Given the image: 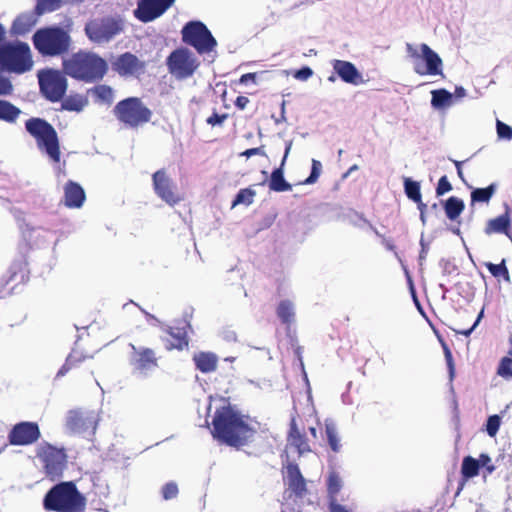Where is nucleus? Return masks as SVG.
<instances>
[{
	"mask_svg": "<svg viewBox=\"0 0 512 512\" xmlns=\"http://www.w3.org/2000/svg\"><path fill=\"white\" fill-rule=\"evenodd\" d=\"M256 196L255 190L252 188H243L238 191V193L235 196V199L232 202V207H235L239 204H244L246 206H249L253 203L254 197Z\"/></svg>",
	"mask_w": 512,
	"mask_h": 512,
	"instance_id": "4c0bfd02",
	"label": "nucleus"
},
{
	"mask_svg": "<svg viewBox=\"0 0 512 512\" xmlns=\"http://www.w3.org/2000/svg\"><path fill=\"white\" fill-rule=\"evenodd\" d=\"M420 244H421V251L419 254V259L425 260L427 253H428V246L424 243L423 239H421Z\"/></svg>",
	"mask_w": 512,
	"mask_h": 512,
	"instance_id": "052dcab7",
	"label": "nucleus"
},
{
	"mask_svg": "<svg viewBox=\"0 0 512 512\" xmlns=\"http://www.w3.org/2000/svg\"><path fill=\"white\" fill-rule=\"evenodd\" d=\"M289 150H290V145L286 148L285 155L283 157L281 166L274 169L271 173L270 180H269V188L272 191L284 192V191H290L292 189V185L290 183H288L284 178V172H283V168H282Z\"/></svg>",
	"mask_w": 512,
	"mask_h": 512,
	"instance_id": "bb28decb",
	"label": "nucleus"
},
{
	"mask_svg": "<svg viewBox=\"0 0 512 512\" xmlns=\"http://www.w3.org/2000/svg\"><path fill=\"white\" fill-rule=\"evenodd\" d=\"M21 114V110L11 102L0 99V120L14 123Z\"/></svg>",
	"mask_w": 512,
	"mask_h": 512,
	"instance_id": "2f4dec72",
	"label": "nucleus"
},
{
	"mask_svg": "<svg viewBox=\"0 0 512 512\" xmlns=\"http://www.w3.org/2000/svg\"><path fill=\"white\" fill-rule=\"evenodd\" d=\"M484 265L495 278H503L506 282L510 281V274L506 266L505 259H502L501 263L499 264L486 262Z\"/></svg>",
	"mask_w": 512,
	"mask_h": 512,
	"instance_id": "e433bc0d",
	"label": "nucleus"
},
{
	"mask_svg": "<svg viewBox=\"0 0 512 512\" xmlns=\"http://www.w3.org/2000/svg\"><path fill=\"white\" fill-rule=\"evenodd\" d=\"M73 22L68 19L63 26H46L38 29L32 36L37 52L44 57H62L69 53L72 46Z\"/></svg>",
	"mask_w": 512,
	"mask_h": 512,
	"instance_id": "f03ea898",
	"label": "nucleus"
},
{
	"mask_svg": "<svg viewBox=\"0 0 512 512\" xmlns=\"http://www.w3.org/2000/svg\"><path fill=\"white\" fill-rule=\"evenodd\" d=\"M464 209H465V204H464L463 200H461L455 196L449 197L444 203L445 214H446L447 218L450 220L457 219L461 215V213L464 211Z\"/></svg>",
	"mask_w": 512,
	"mask_h": 512,
	"instance_id": "c756f323",
	"label": "nucleus"
},
{
	"mask_svg": "<svg viewBox=\"0 0 512 512\" xmlns=\"http://www.w3.org/2000/svg\"><path fill=\"white\" fill-rule=\"evenodd\" d=\"M5 39H6V29L0 23V45L4 44Z\"/></svg>",
	"mask_w": 512,
	"mask_h": 512,
	"instance_id": "0e129e2a",
	"label": "nucleus"
},
{
	"mask_svg": "<svg viewBox=\"0 0 512 512\" xmlns=\"http://www.w3.org/2000/svg\"><path fill=\"white\" fill-rule=\"evenodd\" d=\"M227 117V114L220 115L217 112H213V114L206 119V123L211 126L222 125Z\"/></svg>",
	"mask_w": 512,
	"mask_h": 512,
	"instance_id": "3c124183",
	"label": "nucleus"
},
{
	"mask_svg": "<svg viewBox=\"0 0 512 512\" xmlns=\"http://www.w3.org/2000/svg\"><path fill=\"white\" fill-rule=\"evenodd\" d=\"M86 505V497L73 481L55 484L43 498V508L49 512H85Z\"/></svg>",
	"mask_w": 512,
	"mask_h": 512,
	"instance_id": "20e7f679",
	"label": "nucleus"
},
{
	"mask_svg": "<svg viewBox=\"0 0 512 512\" xmlns=\"http://www.w3.org/2000/svg\"><path fill=\"white\" fill-rule=\"evenodd\" d=\"M501 418L498 415L489 416L486 423V431L490 437H494L500 428Z\"/></svg>",
	"mask_w": 512,
	"mask_h": 512,
	"instance_id": "a18cd8bd",
	"label": "nucleus"
},
{
	"mask_svg": "<svg viewBox=\"0 0 512 512\" xmlns=\"http://www.w3.org/2000/svg\"><path fill=\"white\" fill-rule=\"evenodd\" d=\"M37 422L21 421L12 426L8 432V442L12 446H30L41 438Z\"/></svg>",
	"mask_w": 512,
	"mask_h": 512,
	"instance_id": "dca6fc26",
	"label": "nucleus"
},
{
	"mask_svg": "<svg viewBox=\"0 0 512 512\" xmlns=\"http://www.w3.org/2000/svg\"><path fill=\"white\" fill-rule=\"evenodd\" d=\"M444 354L449 369L450 378H453L455 373L453 356L450 349L446 345H444Z\"/></svg>",
	"mask_w": 512,
	"mask_h": 512,
	"instance_id": "603ef678",
	"label": "nucleus"
},
{
	"mask_svg": "<svg viewBox=\"0 0 512 512\" xmlns=\"http://www.w3.org/2000/svg\"><path fill=\"white\" fill-rule=\"evenodd\" d=\"M155 194L167 204L173 206L180 202L181 197L176 191L175 184L165 169H159L152 175Z\"/></svg>",
	"mask_w": 512,
	"mask_h": 512,
	"instance_id": "a211bd4d",
	"label": "nucleus"
},
{
	"mask_svg": "<svg viewBox=\"0 0 512 512\" xmlns=\"http://www.w3.org/2000/svg\"><path fill=\"white\" fill-rule=\"evenodd\" d=\"M480 463L471 456H466L462 461L461 473L464 479H470L479 474Z\"/></svg>",
	"mask_w": 512,
	"mask_h": 512,
	"instance_id": "72a5a7b5",
	"label": "nucleus"
},
{
	"mask_svg": "<svg viewBox=\"0 0 512 512\" xmlns=\"http://www.w3.org/2000/svg\"><path fill=\"white\" fill-rule=\"evenodd\" d=\"M88 357L82 355L76 351H72L66 358L65 363L57 372V377L66 375L70 370L79 367V365L85 361Z\"/></svg>",
	"mask_w": 512,
	"mask_h": 512,
	"instance_id": "473e14b6",
	"label": "nucleus"
},
{
	"mask_svg": "<svg viewBox=\"0 0 512 512\" xmlns=\"http://www.w3.org/2000/svg\"><path fill=\"white\" fill-rule=\"evenodd\" d=\"M211 434L219 443L239 449L252 441L256 430L246 416L231 406H222L214 413Z\"/></svg>",
	"mask_w": 512,
	"mask_h": 512,
	"instance_id": "f257e3e1",
	"label": "nucleus"
},
{
	"mask_svg": "<svg viewBox=\"0 0 512 512\" xmlns=\"http://www.w3.org/2000/svg\"><path fill=\"white\" fill-rule=\"evenodd\" d=\"M122 30V22L110 16L92 19L85 25L86 36L95 43L108 42Z\"/></svg>",
	"mask_w": 512,
	"mask_h": 512,
	"instance_id": "9b49d317",
	"label": "nucleus"
},
{
	"mask_svg": "<svg viewBox=\"0 0 512 512\" xmlns=\"http://www.w3.org/2000/svg\"><path fill=\"white\" fill-rule=\"evenodd\" d=\"M277 316L284 324H290L294 318L293 305L288 300L281 301L276 309Z\"/></svg>",
	"mask_w": 512,
	"mask_h": 512,
	"instance_id": "c9c22d12",
	"label": "nucleus"
},
{
	"mask_svg": "<svg viewBox=\"0 0 512 512\" xmlns=\"http://www.w3.org/2000/svg\"><path fill=\"white\" fill-rule=\"evenodd\" d=\"M451 98V93L445 89L434 90L431 103L434 107H443L449 104Z\"/></svg>",
	"mask_w": 512,
	"mask_h": 512,
	"instance_id": "79ce46f5",
	"label": "nucleus"
},
{
	"mask_svg": "<svg viewBox=\"0 0 512 512\" xmlns=\"http://www.w3.org/2000/svg\"><path fill=\"white\" fill-rule=\"evenodd\" d=\"M511 228V217L510 208L508 205L505 206V212L493 219L488 220L485 226V233L491 235L494 233L505 234L510 236Z\"/></svg>",
	"mask_w": 512,
	"mask_h": 512,
	"instance_id": "b1692460",
	"label": "nucleus"
},
{
	"mask_svg": "<svg viewBox=\"0 0 512 512\" xmlns=\"http://www.w3.org/2000/svg\"><path fill=\"white\" fill-rule=\"evenodd\" d=\"M322 170V164L320 161L313 159L312 160V167H311V173L308 178H306L304 181L301 182L303 185L307 184H313L317 182Z\"/></svg>",
	"mask_w": 512,
	"mask_h": 512,
	"instance_id": "c03bdc74",
	"label": "nucleus"
},
{
	"mask_svg": "<svg viewBox=\"0 0 512 512\" xmlns=\"http://www.w3.org/2000/svg\"><path fill=\"white\" fill-rule=\"evenodd\" d=\"M404 189L407 197L415 203H420L422 197L420 191V184L417 181H413L410 178H405Z\"/></svg>",
	"mask_w": 512,
	"mask_h": 512,
	"instance_id": "58836bf2",
	"label": "nucleus"
},
{
	"mask_svg": "<svg viewBox=\"0 0 512 512\" xmlns=\"http://www.w3.org/2000/svg\"><path fill=\"white\" fill-rule=\"evenodd\" d=\"M497 134L500 138L510 140L512 139V128L501 121H497Z\"/></svg>",
	"mask_w": 512,
	"mask_h": 512,
	"instance_id": "09e8293b",
	"label": "nucleus"
},
{
	"mask_svg": "<svg viewBox=\"0 0 512 512\" xmlns=\"http://www.w3.org/2000/svg\"><path fill=\"white\" fill-rule=\"evenodd\" d=\"M332 66L342 81L353 85L363 83V77L353 63L336 59L332 62Z\"/></svg>",
	"mask_w": 512,
	"mask_h": 512,
	"instance_id": "5701e85b",
	"label": "nucleus"
},
{
	"mask_svg": "<svg viewBox=\"0 0 512 512\" xmlns=\"http://www.w3.org/2000/svg\"><path fill=\"white\" fill-rule=\"evenodd\" d=\"M182 41L196 49L199 54L210 53L217 42L209 29L200 21H190L182 28Z\"/></svg>",
	"mask_w": 512,
	"mask_h": 512,
	"instance_id": "9d476101",
	"label": "nucleus"
},
{
	"mask_svg": "<svg viewBox=\"0 0 512 512\" xmlns=\"http://www.w3.org/2000/svg\"><path fill=\"white\" fill-rule=\"evenodd\" d=\"M248 103H249V99L246 96H238L236 98V100L234 101V105L239 110H244L246 108V106L248 105Z\"/></svg>",
	"mask_w": 512,
	"mask_h": 512,
	"instance_id": "13d9d810",
	"label": "nucleus"
},
{
	"mask_svg": "<svg viewBox=\"0 0 512 512\" xmlns=\"http://www.w3.org/2000/svg\"><path fill=\"white\" fill-rule=\"evenodd\" d=\"M287 440L299 454H304L311 451L308 440L305 434L302 433L298 428L295 418H292L290 421Z\"/></svg>",
	"mask_w": 512,
	"mask_h": 512,
	"instance_id": "a878e982",
	"label": "nucleus"
},
{
	"mask_svg": "<svg viewBox=\"0 0 512 512\" xmlns=\"http://www.w3.org/2000/svg\"><path fill=\"white\" fill-rule=\"evenodd\" d=\"M358 170V165H352L348 171L343 175V178H346L351 172Z\"/></svg>",
	"mask_w": 512,
	"mask_h": 512,
	"instance_id": "69168bd1",
	"label": "nucleus"
},
{
	"mask_svg": "<svg viewBox=\"0 0 512 512\" xmlns=\"http://www.w3.org/2000/svg\"><path fill=\"white\" fill-rule=\"evenodd\" d=\"M86 200V194L80 184L69 180L64 185L63 203L67 208H81Z\"/></svg>",
	"mask_w": 512,
	"mask_h": 512,
	"instance_id": "4be33fe9",
	"label": "nucleus"
},
{
	"mask_svg": "<svg viewBox=\"0 0 512 512\" xmlns=\"http://www.w3.org/2000/svg\"><path fill=\"white\" fill-rule=\"evenodd\" d=\"M91 92L98 103L111 105L114 101V90L108 85H96L91 89Z\"/></svg>",
	"mask_w": 512,
	"mask_h": 512,
	"instance_id": "7c9ffc66",
	"label": "nucleus"
},
{
	"mask_svg": "<svg viewBox=\"0 0 512 512\" xmlns=\"http://www.w3.org/2000/svg\"><path fill=\"white\" fill-rule=\"evenodd\" d=\"M63 71L71 78L85 83L103 79L108 71L107 61L97 53L80 50L62 63Z\"/></svg>",
	"mask_w": 512,
	"mask_h": 512,
	"instance_id": "7ed1b4c3",
	"label": "nucleus"
},
{
	"mask_svg": "<svg viewBox=\"0 0 512 512\" xmlns=\"http://www.w3.org/2000/svg\"><path fill=\"white\" fill-rule=\"evenodd\" d=\"M497 375L506 381L512 380V358L504 356L500 359L497 371Z\"/></svg>",
	"mask_w": 512,
	"mask_h": 512,
	"instance_id": "ea45409f",
	"label": "nucleus"
},
{
	"mask_svg": "<svg viewBox=\"0 0 512 512\" xmlns=\"http://www.w3.org/2000/svg\"><path fill=\"white\" fill-rule=\"evenodd\" d=\"M496 191V185L490 184L485 188H476L471 192L472 203H487L490 201Z\"/></svg>",
	"mask_w": 512,
	"mask_h": 512,
	"instance_id": "f704fd0d",
	"label": "nucleus"
},
{
	"mask_svg": "<svg viewBox=\"0 0 512 512\" xmlns=\"http://www.w3.org/2000/svg\"><path fill=\"white\" fill-rule=\"evenodd\" d=\"M61 0H37L35 11L38 15L45 12H52L60 8Z\"/></svg>",
	"mask_w": 512,
	"mask_h": 512,
	"instance_id": "37998d69",
	"label": "nucleus"
},
{
	"mask_svg": "<svg viewBox=\"0 0 512 512\" xmlns=\"http://www.w3.org/2000/svg\"><path fill=\"white\" fill-rule=\"evenodd\" d=\"M312 74L313 71L311 68L303 67L295 72L294 77L299 80H307L312 76Z\"/></svg>",
	"mask_w": 512,
	"mask_h": 512,
	"instance_id": "5fc2aeb1",
	"label": "nucleus"
},
{
	"mask_svg": "<svg viewBox=\"0 0 512 512\" xmlns=\"http://www.w3.org/2000/svg\"><path fill=\"white\" fill-rule=\"evenodd\" d=\"M451 190H452V185L449 182L447 176L446 175L442 176L439 179L437 187H436V195L437 196H442V195H444L445 193H447V192H449Z\"/></svg>",
	"mask_w": 512,
	"mask_h": 512,
	"instance_id": "de8ad7c7",
	"label": "nucleus"
},
{
	"mask_svg": "<svg viewBox=\"0 0 512 512\" xmlns=\"http://www.w3.org/2000/svg\"><path fill=\"white\" fill-rule=\"evenodd\" d=\"M13 92V85L11 81L0 74V96L11 95Z\"/></svg>",
	"mask_w": 512,
	"mask_h": 512,
	"instance_id": "8fccbe9b",
	"label": "nucleus"
},
{
	"mask_svg": "<svg viewBox=\"0 0 512 512\" xmlns=\"http://www.w3.org/2000/svg\"><path fill=\"white\" fill-rule=\"evenodd\" d=\"M39 86L42 95L55 103L63 99L67 91L66 77L57 70H47L39 74Z\"/></svg>",
	"mask_w": 512,
	"mask_h": 512,
	"instance_id": "4468645a",
	"label": "nucleus"
},
{
	"mask_svg": "<svg viewBox=\"0 0 512 512\" xmlns=\"http://www.w3.org/2000/svg\"><path fill=\"white\" fill-rule=\"evenodd\" d=\"M196 368L202 373H211L217 369L218 358L212 352H199L193 356Z\"/></svg>",
	"mask_w": 512,
	"mask_h": 512,
	"instance_id": "cd10ccee",
	"label": "nucleus"
},
{
	"mask_svg": "<svg viewBox=\"0 0 512 512\" xmlns=\"http://www.w3.org/2000/svg\"><path fill=\"white\" fill-rule=\"evenodd\" d=\"M169 72L177 79L191 77L199 67L196 57L187 48H178L167 57Z\"/></svg>",
	"mask_w": 512,
	"mask_h": 512,
	"instance_id": "ddd939ff",
	"label": "nucleus"
},
{
	"mask_svg": "<svg viewBox=\"0 0 512 512\" xmlns=\"http://www.w3.org/2000/svg\"><path fill=\"white\" fill-rule=\"evenodd\" d=\"M163 331L170 336V338H162L166 350L181 351L188 347L189 338L185 327L167 326Z\"/></svg>",
	"mask_w": 512,
	"mask_h": 512,
	"instance_id": "412c9836",
	"label": "nucleus"
},
{
	"mask_svg": "<svg viewBox=\"0 0 512 512\" xmlns=\"http://www.w3.org/2000/svg\"><path fill=\"white\" fill-rule=\"evenodd\" d=\"M36 457L41 462L44 474L51 481L62 477L67 467V454L63 447H57L47 441L36 447Z\"/></svg>",
	"mask_w": 512,
	"mask_h": 512,
	"instance_id": "1a4fd4ad",
	"label": "nucleus"
},
{
	"mask_svg": "<svg viewBox=\"0 0 512 512\" xmlns=\"http://www.w3.org/2000/svg\"><path fill=\"white\" fill-rule=\"evenodd\" d=\"M21 23H22V18H21V17H18V18L14 21V24H13V26H14L15 30H16L17 32H19V33H22V32H24V31H25V29H22V28L20 27Z\"/></svg>",
	"mask_w": 512,
	"mask_h": 512,
	"instance_id": "e2e57ef3",
	"label": "nucleus"
},
{
	"mask_svg": "<svg viewBox=\"0 0 512 512\" xmlns=\"http://www.w3.org/2000/svg\"><path fill=\"white\" fill-rule=\"evenodd\" d=\"M33 66L32 54L27 43L7 42L0 45V70L23 74Z\"/></svg>",
	"mask_w": 512,
	"mask_h": 512,
	"instance_id": "423d86ee",
	"label": "nucleus"
},
{
	"mask_svg": "<svg viewBox=\"0 0 512 512\" xmlns=\"http://www.w3.org/2000/svg\"><path fill=\"white\" fill-rule=\"evenodd\" d=\"M130 364L134 372L147 376L148 373L158 368L159 358L156 352L145 346L136 347L134 344H130Z\"/></svg>",
	"mask_w": 512,
	"mask_h": 512,
	"instance_id": "f3484780",
	"label": "nucleus"
},
{
	"mask_svg": "<svg viewBox=\"0 0 512 512\" xmlns=\"http://www.w3.org/2000/svg\"><path fill=\"white\" fill-rule=\"evenodd\" d=\"M116 119L128 128H138L151 121L152 111L138 97H128L113 108Z\"/></svg>",
	"mask_w": 512,
	"mask_h": 512,
	"instance_id": "6e6552de",
	"label": "nucleus"
},
{
	"mask_svg": "<svg viewBox=\"0 0 512 512\" xmlns=\"http://www.w3.org/2000/svg\"><path fill=\"white\" fill-rule=\"evenodd\" d=\"M482 316H483V310L479 313L477 319L475 320L474 324L470 328L465 329V330H458L457 333L462 334L464 336H469L472 333V331L475 329V327L478 325V323L480 322Z\"/></svg>",
	"mask_w": 512,
	"mask_h": 512,
	"instance_id": "4d7b16f0",
	"label": "nucleus"
},
{
	"mask_svg": "<svg viewBox=\"0 0 512 512\" xmlns=\"http://www.w3.org/2000/svg\"><path fill=\"white\" fill-rule=\"evenodd\" d=\"M325 432L327 436V441L333 452L337 453L340 451L341 444L340 438L338 436V432L336 427L333 424H326Z\"/></svg>",
	"mask_w": 512,
	"mask_h": 512,
	"instance_id": "a19ab883",
	"label": "nucleus"
},
{
	"mask_svg": "<svg viewBox=\"0 0 512 512\" xmlns=\"http://www.w3.org/2000/svg\"><path fill=\"white\" fill-rule=\"evenodd\" d=\"M175 0H138L134 16L143 23L154 21L162 16Z\"/></svg>",
	"mask_w": 512,
	"mask_h": 512,
	"instance_id": "6ab92c4d",
	"label": "nucleus"
},
{
	"mask_svg": "<svg viewBox=\"0 0 512 512\" xmlns=\"http://www.w3.org/2000/svg\"><path fill=\"white\" fill-rule=\"evenodd\" d=\"M453 162H454L455 167L457 169V174H458L459 178L464 180V178H463V171H462V163L463 162L457 161V160H454Z\"/></svg>",
	"mask_w": 512,
	"mask_h": 512,
	"instance_id": "680f3d73",
	"label": "nucleus"
},
{
	"mask_svg": "<svg viewBox=\"0 0 512 512\" xmlns=\"http://www.w3.org/2000/svg\"><path fill=\"white\" fill-rule=\"evenodd\" d=\"M327 500L329 512H354V503L349 497L339 499V493L343 482L338 472L332 470L329 472L327 481Z\"/></svg>",
	"mask_w": 512,
	"mask_h": 512,
	"instance_id": "2eb2a0df",
	"label": "nucleus"
},
{
	"mask_svg": "<svg viewBox=\"0 0 512 512\" xmlns=\"http://www.w3.org/2000/svg\"><path fill=\"white\" fill-rule=\"evenodd\" d=\"M509 343H510V348H509L506 356L512 358V337L509 339Z\"/></svg>",
	"mask_w": 512,
	"mask_h": 512,
	"instance_id": "774afa93",
	"label": "nucleus"
},
{
	"mask_svg": "<svg viewBox=\"0 0 512 512\" xmlns=\"http://www.w3.org/2000/svg\"><path fill=\"white\" fill-rule=\"evenodd\" d=\"M406 51L412 59L413 70L417 75L445 78L443 60L428 44L421 43L418 47H415L407 43Z\"/></svg>",
	"mask_w": 512,
	"mask_h": 512,
	"instance_id": "0eeeda50",
	"label": "nucleus"
},
{
	"mask_svg": "<svg viewBox=\"0 0 512 512\" xmlns=\"http://www.w3.org/2000/svg\"><path fill=\"white\" fill-rule=\"evenodd\" d=\"M478 461L480 463V466H486L487 470L489 472H492L494 470V466L493 465L488 466V464L490 463L491 459H490V457L487 454H481Z\"/></svg>",
	"mask_w": 512,
	"mask_h": 512,
	"instance_id": "bf43d9fd",
	"label": "nucleus"
},
{
	"mask_svg": "<svg viewBox=\"0 0 512 512\" xmlns=\"http://www.w3.org/2000/svg\"><path fill=\"white\" fill-rule=\"evenodd\" d=\"M98 425V416L94 411L73 409L68 411L65 427L71 434L83 437L94 436Z\"/></svg>",
	"mask_w": 512,
	"mask_h": 512,
	"instance_id": "f8f14e48",
	"label": "nucleus"
},
{
	"mask_svg": "<svg viewBox=\"0 0 512 512\" xmlns=\"http://www.w3.org/2000/svg\"><path fill=\"white\" fill-rule=\"evenodd\" d=\"M287 479L289 489L297 496L302 498L306 492V481L301 474L297 464L290 463L287 466Z\"/></svg>",
	"mask_w": 512,
	"mask_h": 512,
	"instance_id": "393cba45",
	"label": "nucleus"
},
{
	"mask_svg": "<svg viewBox=\"0 0 512 512\" xmlns=\"http://www.w3.org/2000/svg\"><path fill=\"white\" fill-rule=\"evenodd\" d=\"M257 76L258 74L253 72V73H246V74H243L238 82L240 84H243V85H247L249 83H253V84H256L257 83Z\"/></svg>",
	"mask_w": 512,
	"mask_h": 512,
	"instance_id": "6e6d98bb",
	"label": "nucleus"
},
{
	"mask_svg": "<svg viewBox=\"0 0 512 512\" xmlns=\"http://www.w3.org/2000/svg\"><path fill=\"white\" fill-rule=\"evenodd\" d=\"M255 155L266 156V152L264 150V146L250 148V149H247V150H245V151L240 153V156H244V157H247V158H249L251 156H255Z\"/></svg>",
	"mask_w": 512,
	"mask_h": 512,
	"instance_id": "864d4df0",
	"label": "nucleus"
},
{
	"mask_svg": "<svg viewBox=\"0 0 512 512\" xmlns=\"http://www.w3.org/2000/svg\"><path fill=\"white\" fill-rule=\"evenodd\" d=\"M417 205L420 212H422V210L423 212H425L427 206L425 203L422 202V197L420 198V203H417Z\"/></svg>",
	"mask_w": 512,
	"mask_h": 512,
	"instance_id": "338daca9",
	"label": "nucleus"
},
{
	"mask_svg": "<svg viewBox=\"0 0 512 512\" xmlns=\"http://www.w3.org/2000/svg\"><path fill=\"white\" fill-rule=\"evenodd\" d=\"M25 129L34 138L38 150L49 160L58 164L61 161L60 140L56 129L45 119L31 117L25 122Z\"/></svg>",
	"mask_w": 512,
	"mask_h": 512,
	"instance_id": "39448f33",
	"label": "nucleus"
},
{
	"mask_svg": "<svg viewBox=\"0 0 512 512\" xmlns=\"http://www.w3.org/2000/svg\"><path fill=\"white\" fill-rule=\"evenodd\" d=\"M178 486L175 482H168L166 483L161 490L162 497L165 500H171L177 497L178 495Z\"/></svg>",
	"mask_w": 512,
	"mask_h": 512,
	"instance_id": "49530a36",
	"label": "nucleus"
},
{
	"mask_svg": "<svg viewBox=\"0 0 512 512\" xmlns=\"http://www.w3.org/2000/svg\"><path fill=\"white\" fill-rule=\"evenodd\" d=\"M61 101V109L69 112L79 113L88 105V99L82 94H70L63 97Z\"/></svg>",
	"mask_w": 512,
	"mask_h": 512,
	"instance_id": "c85d7f7f",
	"label": "nucleus"
},
{
	"mask_svg": "<svg viewBox=\"0 0 512 512\" xmlns=\"http://www.w3.org/2000/svg\"><path fill=\"white\" fill-rule=\"evenodd\" d=\"M112 69L122 77H138L145 71V63L136 55L125 52L112 63Z\"/></svg>",
	"mask_w": 512,
	"mask_h": 512,
	"instance_id": "aec40b11",
	"label": "nucleus"
}]
</instances>
